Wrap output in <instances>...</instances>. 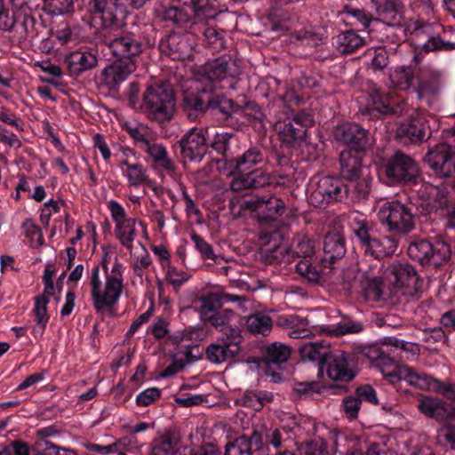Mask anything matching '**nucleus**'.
I'll return each mask as SVG.
<instances>
[{"mask_svg": "<svg viewBox=\"0 0 455 455\" xmlns=\"http://www.w3.org/2000/svg\"><path fill=\"white\" fill-rule=\"evenodd\" d=\"M159 52L173 60H185L192 56L191 36L172 32L164 36L158 43Z\"/></svg>", "mask_w": 455, "mask_h": 455, "instance_id": "dca6fc26", "label": "nucleus"}, {"mask_svg": "<svg viewBox=\"0 0 455 455\" xmlns=\"http://www.w3.org/2000/svg\"><path fill=\"white\" fill-rule=\"evenodd\" d=\"M274 323L275 319L273 320L269 315L257 312L247 317L246 327L252 334L267 336L270 333Z\"/></svg>", "mask_w": 455, "mask_h": 455, "instance_id": "49530a36", "label": "nucleus"}, {"mask_svg": "<svg viewBox=\"0 0 455 455\" xmlns=\"http://www.w3.org/2000/svg\"><path fill=\"white\" fill-rule=\"evenodd\" d=\"M322 331L331 336H340L348 333H359L363 331V325L358 322L345 321L339 323L334 327H323Z\"/></svg>", "mask_w": 455, "mask_h": 455, "instance_id": "bf43d9fd", "label": "nucleus"}, {"mask_svg": "<svg viewBox=\"0 0 455 455\" xmlns=\"http://www.w3.org/2000/svg\"><path fill=\"white\" fill-rule=\"evenodd\" d=\"M214 86L211 85L207 89V107L208 111L220 113L222 120L231 124L233 118L236 116L240 109V104L232 99L227 98L224 94H215L213 92Z\"/></svg>", "mask_w": 455, "mask_h": 455, "instance_id": "393cba45", "label": "nucleus"}, {"mask_svg": "<svg viewBox=\"0 0 455 455\" xmlns=\"http://www.w3.org/2000/svg\"><path fill=\"white\" fill-rule=\"evenodd\" d=\"M163 17L164 20L172 21L178 27L182 28L191 21L192 13L188 7L176 0V4L173 3L165 8Z\"/></svg>", "mask_w": 455, "mask_h": 455, "instance_id": "37998d69", "label": "nucleus"}, {"mask_svg": "<svg viewBox=\"0 0 455 455\" xmlns=\"http://www.w3.org/2000/svg\"><path fill=\"white\" fill-rule=\"evenodd\" d=\"M233 135L231 133L223 132V133H216L212 141L210 144V147L214 149L216 152L222 156L223 160L226 164H229L230 158H233L229 154V144L230 140Z\"/></svg>", "mask_w": 455, "mask_h": 455, "instance_id": "5fc2aeb1", "label": "nucleus"}, {"mask_svg": "<svg viewBox=\"0 0 455 455\" xmlns=\"http://www.w3.org/2000/svg\"><path fill=\"white\" fill-rule=\"evenodd\" d=\"M324 258L322 262L326 267L329 262V268H332L331 264L342 259L347 252V243L345 236L338 231H332L326 234L323 239Z\"/></svg>", "mask_w": 455, "mask_h": 455, "instance_id": "c85d7f7f", "label": "nucleus"}, {"mask_svg": "<svg viewBox=\"0 0 455 455\" xmlns=\"http://www.w3.org/2000/svg\"><path fill=\"white\" fill-rule=\"evenodd\" d=\"M287 434L277 428V427H269L267 428V433L265 435V445L267 446L270 455L273 453L282 452L284 449H286L287 438L285 437Z\"/></svg>", "mask_w": 455, "mask_h": 455, "instance_id": "de8ad7c7", "label": "nucleus"}, {"mask_svg": "<svg viewBox=\"0 0 455 455\" xmlns=\"http://www.w3.org/2000/svg\"><path fill=\"white\" fill-rule=\"evenodd\" d=\"M183 158L201 162L208 151L205 132L202 129L192 128L179 141Z\"/></svg>", "mask_w": 455, "mask_h": 455, "instance_id": "a211bd4d", "label": "nucleus"}, {"mask_svg": "<svg viewBox=\"0 0 455 455\" xmlns=\"http://www.w3.org/2000/svg\"><path fill=\"white\" fill-rule=\"evenodd\" d=\"M73 7V0H44L42 9L52 16H57L72 12Z\"/></svg>", "mask_w": 455, "mask_h": 455, "instance_id": "6e6d98bb", "label": "nucleus"}, {"mask_svg": "<svg viewBox=\"0 0 455 455\" xmlns=\"http://www.w3.org/2000/svg\"><path fill=\"white\" fill-rule=\"evenodd\" d=\"M331 349L322 343L308 342L299 347V355L302 361L316 362L319 374H323V364Z\"/></svg>", "mask_w": 455, "mask_h": 455, "instance_id": "e433bc0d", "label": "nucleus"}, {"mask_svg": "<svg viewBox=\"0 0 455 455\" xmlns=\"http://www.w3.org/2000/svg\"><path fill=\"white\" fill-rule=\"evenodd\" d=\"M276 327L287 331L291 339H304L314 335L315 328L310 325L307 317L297 314H276L275 317Z\"/></svg>", "mask_w": 455, "mask_h": 455, "instance_id": "412c9836", "label": "nucleus"}, {"mask_svg": "<svg viewBox=\"0 0 455 455\" xmlns=\"http://www.w3.org/2000/svg\"><path fill=\"white\" fill-rule=\"evenodd\" d=\"M419 68L412 65L397 67L389 74L392 86L400 91H408L413 86L414 79H418Z\"/></svg>", "mask_w": 455, "mask_h": 455, "instance_id": "f704fd0d", "label": "nucleus"}, {"mask_svg": "<svg viewBox=\"0 0 455 455\" xmlns=\"http://www.w3.org/2000/svg\"><path fill=\"white\" fill-rule=\"evenodd\" d=\"M264 156L261 150L251 148L246 150L237 158H230L228 166L239 173L243 174L249 172L254 165L262 163Z\"/></svg>", "mask_w": 455, "mask_h": 455, "instance_id": "c9c22d12", "label": "nucleus"}, {"mask_svg": "<svg viewBox=\"0 0 455 455\" xmlns=\"http://www.w3.org/2000/svg\"><path fill=\"white\" fill-rule=\"evenodd\" d=\"M446 133L451 140L429 148L423 158L433 173L441 179L455 177V126Z\"/></svg>", "mask_w": 455, "mask_h": 455, "instance_id": "423d86ee", "label": "nucleus"}, {"mask_svg": "<svg viewBox=\"0 0 455 455\" xmlns=\"http://www.w3.org/2000/svg\"><path fill=\"white\" fill-rule=\"evenodd\" d=\"M275 128L281 141L287 146H292L294 142L303 140L306 135V129L291 119L288 122H278Z\"/></svg>", "mask_w": 455, "mask_h": 455, "instance_id": "58836bf2", "label": "nucleus"}, {"mask_svg": "<svg viewBox=\"0 0 455 455\" xmlns=\"http://www.w3.org/2000/svg\"><path fill=\"white\" fill-rule=\"evenodd\" d=\"M66 64L69 72L73 76H78L81 73L95 68L98 64V59L93 53L84 52H74L66 57Z\"/></svg>", "mask_w": 455, "mask_h": 455, "instance_id": "72a5a7b5", "label": "nucleus"}, {"mask_svg": "<svg viewBox=\"0 0 455 455\" xmlns=\"http://www.w3.org/2000/svg\"><path fill=\"white\" fill-rule=\"evenodd\" d=\"M201 318L207 322L214 314L221 308L220 299L215 295L203 297L201 299Z\"/></svg>", "mask_w": 455, "mask_h": 455, "instance_id": "0e129e2a", "label": "nucleus"}, {"mask_svg": "<svg viewBox=\"0 0 455 455\" xmlns=\"http://www.w3.org/2000/svg\"><path fill=\"white\" fill-rule=\"evenodd\" d=\"M174 448V442L170 434L162 435L155 441L152 455H170Z\"/></svg>", "mask_w": 455, "mask_h": 455, "instance_id": "774afa93", "label": "nucleus"}, {"mask_svg": "<svg viewBox=\"0 0 455 455\" xmlns=\"http://www.w3.org/2000/svg\"><path fill=\"white\" fill-rule=\"evenodd\" d=\"M438 27L421 19H411L403 24L401 29L404 36H410L412 40L421 44V50L425 52L454 51L455 43L444 41L435 31Z\"/></svg>", "mask_w": 455, "mask_h": 455, "instance_id": "39448f33", "label": "nucleus"}, {"mask_svg": "<svg viewBox=\"0 0 455 455\" xmlns=\"http://www.w3.org/2000/svg\"><path fill=\"white\" fill-rule=\"evenodd\" d=\"M336 49L341 54H351L364 44V40L353 30H347L335 38Z\"/></svg>", "mask_w": 455, "mask_h": 455, "instance_id": "c03bdc74", "label": "nucleus"}, {"mask_svg": "<svg viewBox=\"0 0 455 455\" xmlns=\"http://www.w3.org/2000/svg\"><path fill=\"white\" fill-rule=\"evenodd\" d=\"M428 194L431 196V198L427 200L426 205L423 207L421 212L423 214L431 213L437 211L439 208L446 206V196L437 188H431V191Z\"/></svg>", "mask_w": 455, "mask_h": 455, "instance_id": "e2e57ef3", "label": "nucleus"}, {"mask_svg": "<svg viewBox=\"0 0 455 455\" xmlns=\"http://www.w3.org/2000/svg\"><path fill=\"white\" fill-rule=\"evenodd\" d=\"M378 219L387 230L396 235H406L416 227L414 204L395 199L386 201L379 207Z\"/></svg>", "mask_w": 455, "mask_h": 455, "instance_id": "f03ea898", "label": "nucleus"}, {"mask_svg": "<svg viewBox=\"0 0 455 455\" xmlns=\"http://www.w3.org/2000/svg\"><path fill=\"white\" fill-rule=\"evenodd\" d=\"M175 95L169 84H156L147 88L141 109L148 116L159 123L172 119L175 113Z\"/></svg>", "mask_w": 455, "mask_h": 455, "instance_id": "7ed1b4c3", "label": "nucleus"}, {"mask_svg": "<svg viewBox=\"0 0 455 455\" xmlns=\"http://www.w3.org/2000/svg\"><path fill=\"white\" fill-rule=\"evenodd\" d=\"M91 295L94 308L103 313L111 309L118 301L123 291V284L116 278H107L103 285L100 279V267L95 266L90 276Z\"/></svg>", "mask_w": 455, "mask_h": 455, "instance_id": "1a4fd4ad", "label": "nucleus"}, {"mask_svg": "<svg viewBox=\"0 0 455 455\" xmlns=\"http://www.w3.org/2000/svg\"><path fill=\"white\" fill-rule=\"evenodd\" d=\"M35 19L31 14L16 15V25L12 31L15 32L20 38L25 39L33 30Z\"/></svg>", "mask_w": 455, "mask_h": 455, "instance_id": "69168bd1", "label": "nucleus"}, {"mask_svg": "<svg viewBox=\"0 0 455 455\" xmlns=\"http://www.w3.org/2000/svg\"><path fill=\"white\" fill-rule=\"evenodd\" d=\"M340 172L348 181L356 180L361 173V159L351 151H342L339 155Z\"/></svg>", "mask_w": 455, "mask_h": 455, "instance_id": "79ce46f5", "label": "nucleus"}, {"mask_svg": "<svg viewBox=\"0 0 455 455\" xmlns=\"http://www.w3.org/2000/svg\"><path fill=\"white\" fill-rule=\"evenodd\" d=\"M431 136L426 117L417 116L400 123L396 128L395 137L404 145L420 144Z\"/></svg>", "mask_w": 455, "mask_h": 455, "instance_id": "2eb2a0df", "label": "nucleus"}, {"mask_svg": "<svg viewBox=\"0 0 455 455\" xmlns=\"http://www.w3.org/2000/svg\"><path fill=\"white\" fill-rule=\"evenodd\" d=\"M382 168L391 184L417 183L420 171L416 161L401 150L395 151L384 160Z\"/></svg>", "mask_w": 455, "mask_h": 455, "instance_id": "6e6552de", "label": "nucleus"}, {"mask_svg": "<svg viewBox=\"0 0 455 455\" xmlns=\"http://www.w3.org/2000/svg\"><path fill=\"white\" fill-rule=\"evenodd\" d=\"M207 89H198L197 92L188 93L183 96L181 109L186 117L192 122L201 121L208 112Z\"/></svg>", "mask_w": 455, "mask_h": 455, "instance_id": "a878e982", "label": "nucleus"}, {"mask_svg": "<svg viewBox=\"0 0 455 455\" xmlns=\"http://www.w3.org/2000/svg\"><path fill=\"white\" fill-rule=\"evenodd\" d=\"M142 150L148 156L154 170H163L169 174L176 171L175 163L168 156L166 148L162 144L149 141Z\"/></svg>", "mask_w": 455, "mask_h": 455, "instance_id": "c756f323", "label": "nucleus"}, {"mask_svg": "<svg viewBox=\"0 0 455 455\" xmlns=\"http://www.w3.org/2000/svg\"><path fill=\"white\" fill-rule=\"evenodd\" d=\"M49 299L45 296H37L35 299V308L34 314L36 316L35 321L38 325H41L43 329L45 328L46 323L49 321V315L47 312V305Z\"/></svg>", "mask_w": 455, "mask_h": 455, "instance_id": "338daca9", "label": "nucleus"}, {"mask_svg": "<svg viewBox=\"0 0 455 455\" xmlns=\"http://www.w3.org/2000/svg\"><path fill=\"white\" fill-rule=\"evenodd\" d=\"M423 379L426 380L427 387L419 389H433L447 399L455 401V382H443L427 374H424Z\"/></svg>", "mask_w": 455, "mask_h": 455, "instance_id": "3c124183", "label": "nucleus"}, {"mask_svg": "<svg viewBox=\"0 0 455 455\" xmlns=\"http://www.w3.org/2000/svg\"><path fill=\"white\" fill-rule=\"evenodd\" d=\"M236 75L237 68L229 56L217 58L203 67V76L210 82L221 81Z\"/></svg>", "mask_w": 455, "mask_h": 455, "instance_id": "bb28decb", "label": "nucleus"}, {"mask_svg": "<svg viewBox=\"0 0 455 455\" xmlns=\"http://www.w3.org/2000/svg\"><path fill=\"white\" fill-rule=\"evenodd\" d=\"M384 377L389 383L395 385L401 380H405L409 385L418 388L427 387L424 374H419L415 370L407 365H399L389 353H385L376 363Z\"/></svg>", "mask_w": 455, "mask_h": 455, "instance_id": "f8f14e48", "label": "nucleus"}, {"mask_svg": "<svg viewBox=\"0 0 455 455\" xmlns=\"http://www.w3.org/2000/svg\"><path fill=\"white\" fill-rule=\"evenodd\" d=\"M391 274L394 276V284L403 290V294L412 298L417 296L421 281L411 265L408 263L394 264L391 267Z\"/></svg>", "mask_w": 455, "mask_h": 455, "instance_id": "aec40b11", "label": "nucleus"}, {"mask_svg": "<svg viewBox=\"0 0 455 455\" xmlns=\"http://www.w3.org/2000/svg\"><path fill=\"white\" fill-rule=\"evenodd\" d=\"M353 234L357 238L363 254L374 259H381L393 255L398 245L393 235L376 237L372 235V228L365 220H355L352 226Z\"/></svg>", "mask_w": 455, "mask_h": 455, "instance_id": "20e7f679", "label": "nucleus"}, {"mask_svg": "<svg viewBox=\"0 0 455 455\" xmlns=\"http://www.w3.org/2000/svg\"><path fill=\"white\" fill-rule=\"evenodd\" d=\"M260 259L267 264L276 265L283 261L291 262V250L286 245L265 246L260 250Z\"/></svg>", "mask_w": 455, "mask_h": 455, "instance_id": "a18cd8bd", "label": "nucleus"}, {"mask_svg": "<svg viewBox=\"0 0 455 455\" xmlns=\"http://www.w3.org/2000/svg\"><path fill=\"white\" fill-rule=\"evenodd\" d=\"M204 42L213 52H219L224 48V31L205 23L203 30Z\"/></svg>", "mask_w": 455, "mask_h": 455, "instance_id": "603ef678", "label": "nucleus"}, {"mask_svg": "<svg viewBox=\"0 0 455 455\" xmlns=\"http://www.w3.org/2000/svg\"><path fill=\"white\" fill-rule=\"evenodd\" d=\"M136 69V62L134 60H118L108 66L103 70V76L108 84L117 86Z\"/></svg>", "mask_w": 455, "mask_h": 455, "instance_id": "2f4dec72", "label": "nucleus"}, {"mask_svg": "<svg viewBox=\"0 0 455 455\" xmlns=\"http://www.w3.org/2000/svg\"><path fill=\"white\" fill-rule=\"evenodd\" d=\"M120 164L126 167V177L131 186L138 187L145 184L151 187L153 181L147 174V169L140 163H132L128 158L120 160Z\"/></svg>", "mask_w": 455, "mask_h": 455, "instance_id": "a19ab883", "label": "nucleus"}, {"mask_svg": "<svg viewBox=\"0 0 455 455\" xmlns=\"http://www.w3.org/2000/svg\"><path fill=\"white\" fill-rule=\"evenodd\" d=\"M124 127L135 142L140 143L141 149L150 141L147 126L141 124L126 123L124 124Z\"/></svg>", "mask_w": 455, "mask_h": 455, "instance_id": "680f3d73", "label": "nucleus"}, {"mask_svg": "<svg viewBox=\"0 0 455 455\" xmlns=\"http://www.w3.org/2000/svg\"><path fill=\"white\" fill-rule=\"evenodd\" d=\"M96 40L108 48L113 56L118 60H134L145 52L149 45V39L142 28L137 25L128 26L124 21L107 28Z\"/></svg>", "mask_w": 455, "mask_h": 455, "instance_id": "f257e3e1", "label": "nucleus"}, {"mask_svg": "<svg viewBox=\"0 0 455 455\" xmlns=\"http://www.w3.org/2000/svg\"><path fill=\"white\" fill-rule=\"evenodd\" d=\"M260 205L259 214L266 220H274L285 211L283 201L275 196L263 197Z\"/></svg>", "mask_w": 455, "mask_h": 455, "instance_id": "09e8293b", "label": "nucleus"}, {"mask_svg": "<svg viewBox=\"0 0 455 455\" xmlns=\"http://www.w3.org/2000/svg\"><path fill=\"white\" fill-rule=\"evenodd\" d=\"M334 381H351L355 373L350 367L347 355L340 350H331L323 364V371Z\"/></svg>", "mask_w": 455, "mask_h": 455, "instance_id": "6ab92c4d", "label": "nucleus"}, {"mask_svg": "<svg viewBox=\"0 0 455 455\" xmlns=\"http://www.w3.org/2000/svg\"><path fill=\"white\" fill-rule=\"evenodd\" d=\"M417 408L429 418L445 420L455 411V407L441 399L419 395L417 399Z\"/></svg>", "mask_w": 455, "mask_h": 455, "instance_id": "cd10ccee", "label": "nucleus"}, {"mask_svg": "<svg viewBox=\"0 0 455 455\" xmlns=\"http://www.w3.org/2000/svg\"><path fill=\"white\" fill-rule=\"evenodd\" d=\"M239 352L238 348H233L218 339L216 343H212L206 347L205 357L211 363L220 364L228 359H233Z\"/></svg>", "mask_w": 455, "mask_h": 455, "instance_id": "ea45409f", "label": "nucleus"}, {"mask_svg": "<svg viewBox=\"0 0 455 455\" xmlns=\"http://www.w3.org/2000/svg\"><path fill=\"white\" fill-rule=\"evenodd\" d=\"M390 347L395 349H402L403 351H411L412 353H415L418 350L417 347L412 343H405L396 338L387 337L385 338L383 347H378L375 345L370 346L364 349L363 355L371 362L377 363L385 353L392 351Z\"/></svg>", "mask_w": 455, "mask_h": 455, "instance_id": "473e14b6", "label": "nucleus"}, {"mask_svg": "<svg viewBox=\"0 0 455 455\" xmlns=\"http://www.w3.org/2000/svg\"><path fill=\"white\" fill-rule=\"evenodd\" d=\"M124 4L121 0H89L88 11L93 14H99L101 24L94 31L97 36L107 28H112L123 20L120 15L124 13Z\"/></svg>", "mask_w": 455, "mask_h": 455, "instance_id": "ddd939ff", "label": "nucleus"}, {"mask_svg": "<svg viewBox=\"0 0 455 455\" xmlns=\"http://www.w3.org/2000/svg\"><path fill=\"white\" fill-rule=\"evenodd\" d=\"M450 418L455 419V411ZM436 440L438 444L455 450V420L439 428Z\"/></svg>", "mask_w": 455, "mask_h": 455, "instance_id": "4d7b16f0", "label": "nucleus"}, {"mask_svg": "<svg viewBox=\"0 0 455 455\" xmlns=\"http://www.w3.org/2000/svg\"><path fill=\"white\" fill-rule=\"evenodd\" d=\"M407 254L423 267H440L451 259V249L443 240L419 239L409 244Z\"/></svg>", "mask_w": 455, "mask_h": 455, "instance_id": "0eeeda50", "label": "nucleus"}, {"mask_svg": "<svg viewBox=\"0 0 455 455\" xmlns=\"http://www.w3.org/2000/svg\"><path fill=\"white\" fill-rule=\"evenodd\" d=\"M135 219H129L116 226V235L120 243L128 250H132V242L137 235L135 228Z\"/></svg>", "mask_w": 455, "mask_h": 455, "instance_id": "8fccbe9b", "label": "nucleus"}, {"mask_svg": "<svg viewBox=\"0 0 455 455\" xmlns=\"http://www.w3.org/2000/svg\"><path fill=\"white\" fill-rule=\"evenodd\" d=\"M315 251V241L307 236H300L297 239L296 245L291 251V259L295 257L303 258L296 264L297 273L310 283H318L324 281L325 273L314 266L310 258Z\"/></svg>", "mask_w": 455, "mask_h": 455, "instance_id": "9b49d317", "label": "nucleus"}, {"mask_svg": "<svg viewBox=\"0 0 455 455\" xmlns=\"http://www.w3.org/2000/svg\"><path fill=\"white\" fill-rule=\"evenodd\" d=\"M336 141L357 152H363L370 146L368 131L355 123H344L333 130Z\"/></svg>", "mask_w": 455, "mask_h": 455, "instance_id": "f3484780", "label": "nucleus"}, {"mask_svg": "<svg viewBox=\"0 0 455 455\" xmlns=\"http://www.w3.org/2000/svg\"><path fill=\"white\" fill-rule=\"evenodd\" d=\"M183 5L188 7L192 16L195 15L198 21L208 23L214 20L218 12L211 0H178Z\"/></svg>", "mask_w": 455, "mask_h": 455, "instance_id": "4c0bfd02", "label": "nucleus"}, {"mask_svg": "<svg viewBox=\"0 0 455 455\" xmlns=\"http://www.w3.org/2000/svg\"><path fill=\"white\" fill-rule=\"evenodd\" d=\"M34 450L41 455H76L74 450L60 447L46 440H38Z\"/></svg>", "mask_w": 455, "mask_h": 455, "instance_id": "13d9d810", "label": "nucleus"}, {"mask_svg": "<svg viewBox=\"0 0 455 455\" xmlns=\"http://www.w3.org/2000/svg\"><path fill=\"white\" fill-rule=\"evenodd\" d=\"M350 186L348 203H359L365 200L370 193V186L367 180L348 181Z\"/></svg>", "mask_w": 455, "mask_h": 455, "instance_id": "052dcab7", "label": "nucleus"}, {"mask_svg": "<svg viewBox=\"0 0 455 455\" xmlns=\"http://www.w3.org/2000/svg\"><path fill=\"white\" fill-rule=\"evenodd\" d=\"M377 14L387 20L390 28H402L405 22V6L402 0H371Z\"/></svg>", "mask_w": 455, "mask_h": 455, "instance_id": "b1692460", "label": "nucleus"}, {"mask_svg": "<svg viewBox=\"0 0 455 455\" xmlns=\"http://www.w3.org/2000/svg\"><path fill=\"white\" fill-rule=\"evenodd\" d=\"M224 455H253V450L249 445L247 435H243L226 443Z\"/></svg>", "mask_w": 455, "mask_h": 455, "instance_id": "864d4df0", "label": "nucleus"}, {"mask_svg": "<svg viewBox=\"0 0 455 455\" xmlns=\"http://www.w3.org/2000/svg\"><path fill=\"white\" fill-rule=\"evenodd\" d=\"M371 103L359 109L363 120L378 119L380 115L403 116L407 114V106L403 100L395 102L391 93L373 89L370 94Z\"/></svg>", "mask_w": 455, "mask_h": 455, "instance_id": "9d476101", "label": "nucleus"}, {"mask_svg": "<svg viewBox=\"0 0 455 455\" xmlns=\"http://www.w3.org/2000/svg\"><path fill=\"white\" fill-rule=\"evenodd\" d=\"M350 186L342 180L333 177H323L318 181L314 196H322L326 204L331 202L348 203Z\"/></svg>", "mask_w": 455, "mask_h": 455, "instance_id": "4be33fe9", "label": "nucleus"}, {"mask_svg": "<svg viewBox=\"0 0 455 455\" xmlns=\"http://www.w3.org/2000/svg\"><path fill=\"white\" fill-rule=\"evenodd\" d=\"M443 74L432 68H419L417 84L413 90L419 99L433 98L437 96L443 86Z\"/></svg>", "mask_w": 455, "mask_h": 455, "instance_id": "5701e85b", "label": "nucleus"}, {"mask_svg": "<svg viewBox=\"0 0 455 455\" xmlns=\"http://www.w3.org/2000/svg\"><path fill=\"white\" fill-rule=\"evenodd\" d=\"M271 182V176L267 172L261 169H255L234 179L231 182V188L233 190L259 188L270 185Z\"/></svg>", "mask_w": 455, "mask_h": 455, "instance_id": "7c9ffc66", "label": "nucleus"}, {"mask_svg": "<svg viewBox=\"0 0 455 455\" xmlns=\"http://www.w3.org/2000/svg\"><path fill=\"white\" fill-rule=\"evenodd\" d=\"M290 355L291 349L288 346L275 342L266 347L259 366L267 376L271 377L273 382H278L282 379L279 371L288 361Z\"/></svg>", "mask_w": 455, "mask_h": 455, "instance_id": "4468645a", "label": "nucleus"}]
</instances>
